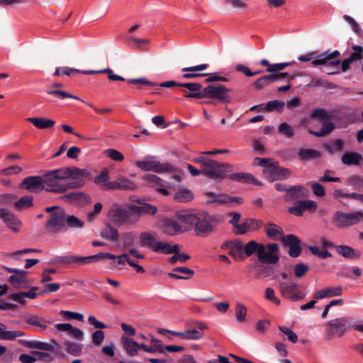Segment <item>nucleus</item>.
Masks as SVG:
<instances>
[{
    "instance_id": "obj_25",
    "label": "nucleus",
    "mask_w": 363,
    "mask_h": 363,
    "mask_svg": "<svg viewBox=\"0 0 363 363\" xmlns=\"http://www.w3.org/2000/svg\"><path fill=\"white\" fill-rule=\"evenodd\" d=\"M298 288L296 283L283 282L279 284V290L283 296L293 301H298L301 297L296 293Z\"/></svg>"
},
{
    "instance_id": "obj_52",
    "label": "nucleus",
    "mask_w": 363,
    "mask_h": 363,
    "mask_svg": "<svg viewBox=\"0 0 363 363\" xmlns=\"http://www.w3.org/2000/svg\"><path fill=\"white\" fill-rule=\"evenodd\" d=\"M46 93L49 95L55 96L56 97H57L60 99H64L65 98H69V99H76V100H79V98L74 95H72V94H71L67 91H65L52 89V87H48V89L46 90Z\"/></svg>"
},
{
    "instance_id": "obj_37",
    "label": "nucleus",
    "mask_w": 363,
    "mask_h": 363,
    "mask_svg": "<svg viewBox=\"0 0 363 363\" xmlns=\"http://www.w3.org/2000/svg\"><path fill=\"white\" fill-rule=\"evenodd\" d=\"M337 252L348 259H356L360 256V252L349 246L340 245L336 247Z\"/></svg>"
},
{
    "instance_id": "obj_50",
    "label": "nucleus",
    "mask_w": 363,
    "mask_h": 363,
    "mask_svg": "<svg viewBox=\"0 0 363 363\" xmlns=\"http://www.w3.org/2000/svg\"><path fill=\"white\" fill-rule=\"evenodd\" d=\"M101 236L108 240L116 241L118 238V231L111 225L106 226L101 232Z\"/></svg>"
},
{
    "instance_id": "obj_42",
    "label": "nucleus",
    "mask_w": 363,
    "mask_h": 363,
    "mask_svg": "<svg viewBox=\"0 0 363 363\" xmlns=\"http://www.w3.org/2000/svg\"><path fill=\"white\" fill-rule=\"evenodd\" d=\"M29 122L32 123L36 128L40 129H45L52 127L55 122L51 119H47L44 118H28L27 119Z\"/></svg>"
},
{
    "instance_id": "obj_32",
    "label": "nucleus",
    "mask_w": 363,
    "mask_h": 363,
    "mask_svg": "<svg viewBox=\"0 0 363 363\" xmlns=\"http://www.w3.org/2000/svg\"><path fill=\"white\" fill-rule=\"evenodd\" d=\"M178 245H170L169 242L157 240L153 252L162 254H173L174 252L179 250Z\"/></svg>"
},
{
    "instance_id": "obj_54",
    "label": "nucleus",
    "mask_w": 363,
    "mask_h": 363,
    "mask_svg": "<svg viewBox=\"0 0 363 363\" xmlns=\"http://www.w3.org/2000/svg\"><path fill=\"white\" fill-rule=\"evenodd\" d=\"M203 337V333L196 329L186 330L183 331L182 340H197Z\"/></svg>"
},
{
    "instance_id": "obj_33",
    "label": "nucleus",
    "mask_w": 363,
    "mask_h": 363,
    "mask_svg": "<svg viewBox=\"0 0 363 363\" xmlns=\"http://www.w3.org/2000/svg\"><path fill=\"white\" fill-rule=\"evenodd\" d=\"M208 67L207 64H201L196 66H193L190 67H186L182 69L183 72H186L187 73H185L183 74V77L185 79H189V78H196L199 77L205 76L206 74H200L197 73L196 72L203 71L206 69Z\"/></svg>"
},
{
    "instance_id": "obj_63",
    "label": "nucleus",
    "mask_w": 363,
    "mask_h": 363,
    "mask_svg": "<svg viewBox=\"0 0 363 363\" xmlns=\"http://www.w3.org/2000/svg\"><path fill=\"white\" fill-rule=\"evenodd\" d=\"M105 337L104 333L102 330H96L91 335L92 343L95 346H99L103 342Z\"/></svg>"
},
{
    "instance_id": "obj_31",
    "label": "nucleus",
    "mask_w": 363,
    "mask_h": 363,
    "mask_svg": "<svg viewBox=\"0 0 363 363\" xmlns=\"http://www.w3.org/2000/svg\"><path fill=\"white\" fill-rule=\"evenodd\" d=\"M121 343L122 345L126 352V353L130 356H135L138 353V344L131 338H128L125 335L121 337Z\"/></svg>"
},
{
    "instance_id": "obj_39",
    "label": "nucleus",
    "mask_w": 363,
    "mask_h": 363,
    "mask_svg": "<svg viewBox=\"0 0 363 363\" xmlns=\"http://www.w3.org/2000/svg\"><path fill=\"white\" fill-rule=\"evenodd\" d=\"M256 224L257 220L254 219H247L237 225L235 228V232L238 235L245 234L250 230L255 229L257 228V226H255Z\"/></svg>"
},
{
    "instance_id": "obj_64",
    "label": "nucleus",
    "mask_w": 363,
    "mask_h": 363,
    "mask_svg": "<svg viewBox=\"0 0 363 363\" xmlns=\"http://www.w3.org/2000/svg\"><path fill=\"white\" fill-rule=\"evenodd\" d=\"M309 269L307 264L299 263L294 266V274L297 278L302 277Z\"/></svg>"
},
{
    "instance_id": "obj_45",
    "label": "nucleus",
    "mask_w": 363,
    "mask_h": 363,
    "mask_svg": "<svg viewBox=\"0 0 363 363\" xmlns=\"http://www.w3.org/2000/svg\"><path fill=\"white\" fill-rule=\"evenodd\" d=\"M25 271L21 270L17 275H12L9 278V281L16 288H24L27 283L25 279Z\"/></svg>"
},
{
    "instance_id": "obj_16",
    "label": "nucleus",
    "mask_w": 363,
    "mask_h": 363,
    "mask_svg": "<svg viewBox=\"0 0 363 363\" xmlns=\"http://www.w3.org/2000/svg\"><path fill=\"white\" fill-rule=\"evenodd\" d=\"M143 179L148 184L155 188L156 191L162 195H169L170 190L174 189L175 186L169 183H167L160 178L154 174H146L143 177Z\"/></svg>"
},
{
    "instance_id": "obj_4",
    "label": "nucleus",
    "mask_w": 363,
    "mask_h": 363,
    "mask_svg": "<svg viewBox=\"0 0 363 363\" xmlns=\"http://www.w3.org/2000/svg\"><path fill=\"white\" fill-rule=\"evenodd\" d=\"M63 168L52 170L43 175L45 190L55 194H62L68 190L67 181Z\"/></svg>"
},
{
    "instance_id": "obj_38",
    "label": "nucleus",
    "mask_w": 363,
    "mask_h": 363,
    "mask_svg": "<svg viewBox=\"0 0 363 363\" xmlns=\"http://www.w3.org/2000/svg\"><path fill=\"white\" fill-rule=\"evenodd\" d=\"M26 323L38 327L40 330L43 331L47 329V323L50 322L44 320L43 318L37 315H28L25 318Z\"/></svg>"
},
{
    "instance_id": "obj_15",
    "label": "nucleus",
    "mask_w": 363,
    "mask_h": 363,
    "mask_svg": "<svg viewBox=\"0 0 363 363\" xmlns=\"http://www.w3.org/2000/svg\"><path fill=\"white\" fill-rule=\"evenodd\" d=\"M278 250L279 247L276 243H272L267 246L262 244L259 248L257 255L258 259L263 262L274 264L279 259L277 255Z\"/></svg>"
},
{
    "instance_id": "obj_9",
    "label": "nucleus",
    "mask_w": 363,
    "mask_h": 363,
    "mask_svg": "<svg viewBox=\"0 0 363 363\" xmlns=\"http://www.w3.org/2000/svg\"><path fill=\"white\" fill-rule=\"evenodd\" d=\"M328 336L330 339L333 337L343 336L352 328L350 320L347 317H340L333 319L326 323Z\"/></svg>"
},
{
    "instance_id": "obj_53",
    "label": "nucleus",
    "mask_w": 363,
    "mask_h": 363,
    "mask_svg": "<svg viewBox=\"0 0 363 363\" xmlns=\"http://www.w3.org/2000/svg\"><path fill=\"white\" fill-rule=\"evenodd\" d=\"M33 196H23L14 203V207L18 211L29 208L33 205Z\"/></svg>"
},
{
    "instance_id": "obj_59",
    "label": "nucleus",
    "mask_w": 363,
    "mask_h": 363,
    "mask_svg": "<svg viewBox=\"0 0 363 363\" xmlns=\"http://www.w3.org/2000/svg\"><path fill=\"white\" fill-rule=\"evenodd\" d=\"M174 255L171 257L169 262L172 264L176 262L184 263L190 259V256L186 254H182L179 252V250L173 252Z\"/></svg>"
},
{
    "instance_id": "obj_5",
    "label": "nucleus",
    "mask_w": 363,
    "mask_h": 363,
    "mask_svg": "<svg viewBox=\"0 0 363 363\" xmlns=\"http://www.w3.org/2000/svg\"><path fill=\"white\" fill-rule=\"evenodd\" d=\"M107 216L113 223L117 225L134 224L138 222V216H134L133 212L126 206V203L123 206L118 203L112 204Z\"/></svg>"
},
{
    "instance_id": "obj_49",
    "label": "nucleus",
    "mask_w": 363,
    "mask_h": 363,
    "mask_svg": "<svg viewBox=\"0 0 363 363\" xmlns=\"http://www.w3.org/2000/svg\"><path fill=\"white\" fill-rule=\"evenodd\" d=\"M247 308L241 303H237L235 306V319L238 323L247 321Z\"/></svg>"
},
{
    "instance_id": "obj_3",
    "label": "nucleus",
    "mask_w": 363,
    "mask_h": 363,
    "mask_svg": "<svg viewBox=\"0 0 363 363\" xmlns=\"http://www.w3.org/2000/svg\"><path fill=\"white\" fill-rule=\"evenodd\" d=\"M187 215V210H181L172 217H163L158 222L161 231L166 235L175 236L188 231V225L182 218Z\"/></svg>"
},
{
    "instance_id": "obj_41",
    "label": "nucleus",
    "mask_w": 363,
    "mask_h": 363,
    "mask_svg": "<svg viewBox=\"0 0 363 363\" xmlns=\"http://www.w3.org/2000/svg\"><path fill=\"white\" fill-rule=\"evenodd\" d=\"M362 160V155L355 152H346L342 157V162L346 165H358Z\"/></svg>"
},
{
    "instance_id": "obj_19",
    "label": "nucleus",
    "mask_w": 363,
    "mask_h": 363,
    "mask_svg": "<svg viewBox=\"0 0 363 363\" xmlns=\"http://www.w3.org/2000/svg\"><path fill=\"white\" fill-rule=\"evenodd\" d=\"M243 244L241 240H228L221 245V249L228 250V254L235 259L243 260Z\"/></svg>"
},
{
    "instance_id": "obj_61",
    "label": "nucleus",
    "mask_w": 363,
    "mask_h": 363,
    "mask_svg": "<svg viewBox=\"0 0 363 363\" xmlns=\"http://www.w3.org/2000/svg\"><path fill=\"white\" fill-rule=\"evenodd\" d=\"M309 250L313 255L322 259H325L327 257H331L330 253L328 250H321L318 247L311 246L309 247Z\"/></svg>"
},
{
    "instance_id": "obj_29",
    "label": "nucleus",
    "mask_w": 363,
    "mask_h": 363,
    "mask_svg": "<svg viewBox=\"0 0 363 363\" xmlns=\"http://www.w3.org/2000/svg\"><path fill=\"white\" fill-rule=\"evenodd\" d=\"M180 86L188 89L189 92L185 95L186 98L201 99L204 97V89L201 90V84L199 83H182Z\"/></svg>"
},
{
    "instance_id": "obj_1",
    "label": "nucleus",
    "mask_w": 363,
    "mask_h": 363,
    "mask_svg": "<svg viewBox=\"0 0 363 363\" xmlns=\"http://www.w3.org/2000/svg\"><path fill=\"white\" fill-rule=\"evenodd\" d=\"M182 218L188 225V231L194 227L196 235L200 236H207L212 233L221 221V218L217 215H211L206 211L190 210H187V215Z\"/></svg>"
},
{
    "instance_id": "obj_23",
    "label": "nucleus",
    "mask_w": 363,
    "mask_h": 363,
    "mask_svg": "<svg viewBox=\"0 0 363 363\" xmlns=\"http://www.w3.org/2000/svg\"><path fill=\"white\" fill-rule=\"evenodd\" d=\"M55 328L61 332H65L67 335L74 340H82L84 339V333L79 328L73 327L69 323H57L55 325Z\"/></svg>"
},
{
    "instance_id": "obj_47",
    "label": "nucleus",
    "mask_w": 363,
    "mask_h": 363,
    "mask_svg": "<svg viewBox=\"0 0 363 363\" xmlns=\"http://www.w3.org/2000/svg\"><path fill=\"white\" fill-rule=\"evenodd\" d=\"M69 228H75V229H81L84 227V220L79 219V218L74 216H69L65 214V225Z\"/></svg>"
},
{
    "instance_id": "obj_17",
    "label": "nucleus",
    "mask_w": 363,
    "mask_h": 363,
    "mask_svg": "<svg viewBox=\"0 0 363 363\" xmlns=\"http://www.w3.org/2000/svg\"><path fill=\"white\" fill-rule=\"evenodd\" d=\"M317 209V203L312 200H301L296 201L293 206L289 208V213L301 216L304 212L313 213Z\"/></svg>"
},
{
    "instance_id": "obj_24",
    "label": "nucleus",
    "mask_w": 363,
    "mask_h": 363,
    "mask_svg": "<svg viewBox=\"0 0 363 363\" xmlns=\"http://www.w3.org/2000/svg\"><path fill=\"white\" fill-rule=\"evenodd\" d=\"M103 252L98 253L94 255L88 256V257H79L70 255L63 257L61 260L62 262L65 263H82L87 264L92 262H97L99 260L103 259Z\"/></svg>"
},
{
    "instance_id": "obj_6",
    "label": "nucleus",
    "mask_w": 363,
    "mask_h": 363,
    "mask_svg": "<svg viewBox=\"0 0 363 363\" xmlns=\"http://www.w3.org/2000/svg\"><path fill=\"white\" fill-rule=\"evenodd\" d=\"M309 121L310 123L318 122L322 124V128L318 131H313L311 129L308 130L311 134L316 137L328 135L335 128L331 117L324 109L319 108L314 110L310 116Z\"/></svg>"
},
{
    "instance_id": "obj_7",
    "label": "nucleus",
    "mask_w": 363,
    "mask_h": 363,
    "mask_svg": "<svg viewBox=\"0 0 363 363\" xmlns=\"http://www.w3.org/2000/svg\"><path fill=\"white\" fill-rule=\"evenodd\" d=\"M340 57V53L337 50H335L330 53L325 52L320 55H318L315 52H313L299 56L298 60L300 62H308L315 57H318V59L313 60L312 62L314 66L326 64L337 65L340 63V60H339Z\"/></svg>"
},
{
    "instance_id": "obj_28",
    "label": "nucleus",
    "mask_w": 363,
    "mask_h": 363,
    "mask_svg": "<svg viewBox=\"0 0 363 363\" xmlns=\"http://www.w3.org/2000/svg\"><path fill=\"white\" fill-rule=\"evenodd\" d=\"M208 203H226L231 202H236L241 203L242 199L240 197H230L225 194H216L213 193L206 194Z\"/></svg>"
},
{
    "instance_id": "obj_62",
    "label": "nucleus",
    "mask_w": 363,
    "mask_h": 363,
    "mask_svg": "<svg viewBox=\"0 0 363 363\" xmlns=\"http://www.w3.org/2000/svg\"><path fill=\"white\" fill-rule=\"evenodd\" d=\"M264 298L275 305L280 303V300L275 296L274 290L272 288L268 287L265 289Z\"/></svg>"
},
{
    "instance_id": "obj_35",
    "label": "nucleus",
    "mask_w": 363,
    "mask_h": 363,
    "mask_svg": "<svg viewBox=\"0 0 363 363\" xmlns=\"http://www.w3.org/2000/svg\"><path fill=\"white\" fill-rule=\"evenodd\" d=\"M320 152L314 149L301 148L298 151V157L303 161L315 160L320 157Z\"/></svg>"
},
{
    "instance_id": "obj_57",
    "label": "nucleus",
    "mask_w": 363,
    "mask_h": 363,
    "mask_svg": "<svg viewBox=\"0 0 363 363\" xmlns=\"http://www.w3.org/2000/svg\"><path fill=\"white\" fill-rule=\"evenodd\" d=\"M135 239V235L133 233H125L121 235V240L123 243L124 248L133 245Z\"/></svg>"
},
{
    "instance_id": "obj_36",
    "label": "nucleus",
    "mask_w": 363,
    "mask_h": 363,
    "mask_svg": "<svg viewBox=\"0 0 363 363\" xmlns=\"http://www.w3.org/2000/svg\"><path fill=\"white\" fill-rule=\"evenodd\" d=\"M264 230L267 235L273 239L278 240L279 238L282 237L283 230L282 228L272 223H267L264 225Z\"/></svg>"
},
{
    "instance_id": "obj_51",
    "label": "nucleus",
    "mask_w": 363,
    "mask_h": 363,
    "mask_svg": "<svg viewBox=\"0 0 363 363\" xmlns=\"http://www.w3.org/2000/svg\"><path fill=\"white\" fill-rule=\"evenodd\" d=\"M261 244L257 243V242L252 240L247 242L246 245H243V255L244 259L252 255L254 252H257L258 255L259 248Z\"/></svg>"
},
{
    "instance_id": "obj_48",
    "label": "nucleus",
    "mask_w": 363,
    "mask_h": 363,
    "mask_svg": "<svg viewBox=\"0 0 363 363\" xmlns=\"http://www.w3.org/2000/svg\"><path fill=\"white\" fill-rule=\"evenodd\" d=\"M277 133L287 138H292L295 134L293 127L286 122L281 123L279 125L277 128Z\"/></svg>"
},
{
    "instance_id": "obj_13",
    "label": "nucleus",
    "mask_w": 363,
    "mask_h": 363,
    "mask_svg": "<svg viewBox=\"0 0 363 363\" xmlns=\"http://www.w3.org/2000/svg\"><path fill=\"white\" fill-rule=\"evenodd\" d=\"M263 174L269 182H272L275 180L287 179L291 172L288 169L279 167L278 163L274 160L272 164L268 165L266 169H263Z\"/></svg>"
},
{
    "instance_id": "obj_60",
    "label": "nucleus",
    "mask_w": 363,
    "mask_h": 363,
    "mask_svg": "<svg viewBox=\"0 0 363 363\" xmlns=\"http://www.w3.org/2000/svg\"><path fill=\"white\" fill-rule=\"evenodd\" d=\"M343 18L347 23H349L351 25L352 30L356 34H357L358 35H362V33H363L362 30L361 29L359 24L356 22V21L352 17H351L348 15H345L343 16Z\"/></svg>"
},
{
    "instance_id": "obj_30",
    "label": "nucleus",
    "mask_w": 363,
    "mask_h": 363,
    "mask_svg": "<svg viewBox=\"0 0 363 363\" xmlns=\"http://www.w3.org/2000/svg\"><path fill=\"white\" fill-rule=\"evenodd\" d=\"M109 179V170L107 168H104L99 174L94 177V182L104 189L110 191L112 190L111 186L113 184V181L110 182Z\"/></svg>"
},
{
    "instance_id": "obj_8",
    "label": "nucleus",
    "mask_w": 363,
    "mask_h": 363,
    "mask_svg": "<svg viewBox=\"0 0 363 363\" xmlns=\"http://www.w3.org/2000/svg\"><path fill=\"white\" fill-rule=\"evenodd\" d=\"M65 177L67 181L68 189L82 187L84 179L90 176L88 169H79L74 167H63Z\"/></svg>"
},
{
    "instance_id": "obj_26",
    "label": "nucleus",
    "mask_w": 363,
    "mask_h": 363,
    "mask_svg": "<svg viewBox=\"0 0 363 363\" xmlns=\"http://www.w3.org/2000/svg\"><path fill=\"white\" fill-rule=\"evenodd\" d=\"M342 293V288L341 286H330L317 291L313 294V298L315 299L328 298L333 296H340Z\"/></svg>"
},
{
    "instance_id": "obj_55",
    "label": "nucleus",
    "mask_w": 363,
    "mask_h": 363,
    "mask_svg": "<svg viewBox=\"0 0 363 363\" xmlns=\"http://www.w3.org/2000/svg\"><path fill=\"white\" fill-rule=\"evenodd\" d=\"M65 346L66 347L67 352L72 355L79 356L82 353L81 345L67 340L65 342Z\"/></svg>"
},
{
    "instance_id": "obj_43",
    "label": "nucleus",
    "mask_w": 363,
    "mask_h": 363,
    "mask_svg": "<svg viewBox=\"0 0 363 363\" xmlns=\"http://www.w3.org/2000/svg\"><path fill=\"white\" fill-rule=\"evenodd\" d=\"M193 197V193L190 190L180 188L175 193L174 199L178 202L185 203L191 201Z\"/></svg>"
},
{
    "instance_id": "obj_11",
    "label": "nucleus",
    "mask_w": 363,
    "mask_h": 363,
    "mask_svg": "<svg viewBox=\"0 0 363 363\" xmlns=\"http://www.w3.org/2000/svg\"><path fill=\"white\" fill-rule=\"evenodd\" d=\"M135 164L143 171L162 173L172 171L173 167L168 163H161L153 157H146L136 161Z\"/></svg>"
},
{
    "instance_id": "obj_21",
    "label": "nucleus",
    "mask_w": 363,
    "mask_h": 363,
    "mask_svg": "<svg viewBox=\"0 0 363 363\" xmlns=\"http://www.w3.org/2000/svg\"><path fill=\"white\" fill-rule=\"evenodd\" d=\"M111 188H112V190L135 191L138 189V186L135 182L125 176L120 175L113 181Z\"/></svg>"
},
{
    "instance_id": "obj_10",
    "label": "nucleus",
    "mask_w": 363,
    "mask_h": 363,
    "mask_svg": "<svg viewBox=\"0 0 363 363\" xmlns=\"http://www.w3.org/2000/svg\"><path fill=\"white\" fill-rule=\"evenodd\" d=\"M363 221V212L343 213L337 211L333 216V223L338 228H347Z\"/></svg>"
},
{
    "instance_id": "obj_40",
    "label": "nucleus",
    "mask_w": 363,
    "mask_h": 363,
    "mask_svg": "<svg viewBox=\"0 0 363 363\" xmlns=\"http://www.w3.org/2000/svg\"><path fill=\"white\" fill-rule=\"evenodd\" d=\"M141 246L147 247L153 250L157 240L155 236L150 233L143 232L139 236Z\"/></svg>"
},
{
    "instance_id": "obj_46",
    "label": "nucleus",
    "mask_w": 363,
    "mask_h": 363,
    "mask_svg": "<svg viewBox=\"0 0 363 363\" xmlns=\"http://www.w3.org/2000/svg\"><path fill=\"white\" fill-rule=\"evenodd\" d=\"M307 194L306 190L301 186H294L289 187L288 198L289 199L304 197Z\"/></svg>"
},
{
    "instance_id": "obj_44",
    "label": "nucleus",
    "mask_w": 363,
    "mask_h": 363,
    "mask_svg": "<svg viewBox=\"0 0 363 363\" xmlns=\"http://www.w3.org/2000/svg\"><path fill=\"white\" fill-rule=\"evenodd\" d=\"M35 289L33 288L31 290L27 292H21L18 294H12L10 296V298L13 301L19 302L21 303H25V298L34 299L36 297Z\"/></svg>"
},
{
    "instance_id": "obj_12",
    "label": "nucleus",
    "mask_w": 363,
    "mask_h": 363,
    "mask_svg": "<svg viewBox=\"0 0 363 363\" xmlns=\"http://www.w3.org/2000/svg\"><path fill=\"white\" fill-rule=\"evenodd\" d=\"M65 226V212L62 208H57L52 212L45 223V228L50 233H58Z\"/></svg>"
},
{
    "instance_id": "obj_18",
    "label": "nucleus",
    "mask_w": 363,
    "mask_h": 363,
    "mask_svg": "<svg viewBox=\"0 0 363 363\" xmlns=\"http://www.w3.org/2000/svg\"><path fill=\"white\" fill-rule=\"evenodd\" d=\"M139 205L126 203V206L133 212L134 216H138V221L143 215L155 216L157 212L156 206L148 203H142L137 201Z\"/></svg>"
},
{
    "instance_id": "obj_22",
    "label": "nucleus",
    "mask_w": 363,
    "mask_h": 363,
    "mask_svg": "<svg viewBox=\"0 0 363 363\" xmlns=\"http://www.w3.org/2000/svg\"><path fill=\"white\" fill-rule=\"evenodd\" d=\"M0 218L13 232H18L21 225V220L13 213L6 208H0Z\"/></svg>"
},
{
    "instance_id": "obj_34",
    "label": "nucleus",
    "mask_w": 363,
    "mask_h": 363,
    "mask_svg": "<svg viewBox=\"0 0 363 363\" xmlns=\"http://www.w3.org/2000/svg\"><path fill=\"white\" fill-rule=\"evenodd\" d=\"M25 334L18 330H7V327L0 323V339L6 340H13L16 337H22Z\"/></svg>"
},
{
    "instance_id": "obj_58",
    "label": "nucleus",
    "mask_w": 363,
    "mask_h": 363,
    "mask_svg": "<svg viewBox=\"0 0 363 363\" xmlns=\"http://www.w3.org/2000/svg\"><path fill=\"white\" fill-rule=\"evenodd\" d=\"M102 204L99 202L96 203L94 206V209L89 212L86 215V220L89 223H92L95 220L96 218L99 216L102 210Z\"/></svg>"
},
{
    "instance_id": "obj_14",
    "label": "nucleus",
    "mask_w": 363,
    "mask_h": 363,
    "mask_svg": "<svg viewBox=\"0 0 363 363\" xmlns=\"http://www.w3.org/2000/svg\"><path fill=\"white\" fill-rule=\"evenodd\" d=\"M230 91L224 85H208L204 88V97L216 99L221 102L229 103L231 101L230 96L227 94Z\"/></svg>"
},
{
    "instance_id": "obj_2",
    "label": "nucleus",
    "mask_w": 363,
    "mask_h": 363,
    "mask_svg": "<svg viewBox=\"0 0 363 363\" xmlns=\"http://www.w3.org/2000/svg\"><path fill=\"white\" fill-rule=\"evenodd\" d=\"M193 162L200 165L202 174L211 179H224L228 173L233 171L230 164L210 159L203 152L194 157Z\"/></svg>"
},
{
    "instance_id": "obj_20",
    "label": "nucleus",
    "mask_w": 363,
    "mask_h": 363,
    "mask_svg": "<svg viewBox=\"0 0 363 363\" xmlns=\"http://www.w3.org/2000/svg\"><path fill=\"white\" fill-rule=\"evenodd\" d=\"M20 187L30 192H38L45 189L43 177L32 176L25 178Z\"/></svg>"
},
{
    "instance_id": "obj_27",
    "label": "nucleus",
    "mask_w": 363,
    "mask_h": 363,
    "mask_svg": "<svg viewBox=\"0 0 363 363\" xmlns=\"http://www.w3.org/2000/svg\"><path fill=\"white\" fill-rule=\"evenodd\" d=\"M285 245L289 246L290 250L289 254L293 257H298L301 253V247L299 246V240L293 235L284 236L281 239Z\"/></svg>"
},
{
    "instance_id": "obj_56",
    "label": "nucleus",
    "mask_w": 363,
    "mask_h": 363,
    "mask_svg": "<svg viewBox=\"0 0 363 363\" xmlns=\"http://www.w3.org/2000/svg\"><path fill=\"white\" fill-rule=\"evenodd\" d=\"M284 102L279 100H274L267 102L266 104H262L264 110L266 111H273L274 110H281L284 106Z\"/></svg>"
}]
</instances>
